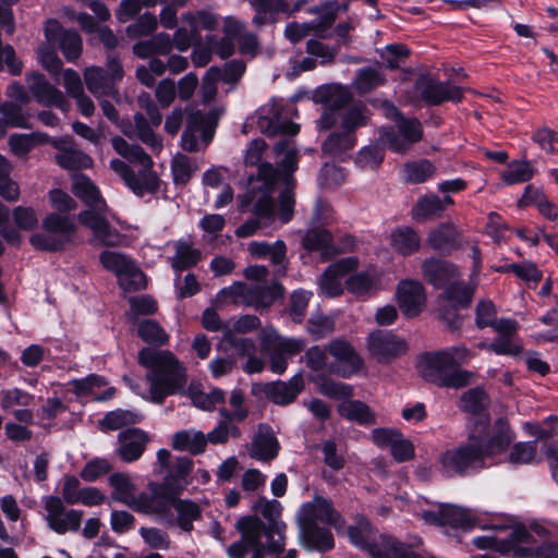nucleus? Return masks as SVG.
Returning <instances> with one entry per match:
<instances>
[{"label":"nucleus","instance_id":"f257e3e1","mask_svg":"<svg viewBox=\"0 0 558 558\" xmlns=\"http://www.w3.org/2000/svg\"><path fill=\"white\" fill-rule=\"evenodd\" d=\"M275 153L278 168L274 169L268 162L260 163L257 174L250 179L247 190L240 199L241 211H252L255 217L235 229L239 238H248L275 221L272 192L276 184L283 186L279 196L280 222L288 223L293 217V172L298 168V151L290 140H284L276 144Z\"/></svg>","mask_w":558,"mask_h":558},{"label":"nucleus","instance_id":"f03ea898","mask_svg":"<svg viewBox=\"0 0 558 558\" xmlns=\"http://www.w3.org/2000/svg\"><path fill=\"white\" fill-rule=\"evenodd\" d=\"M512 438L507 422L500 418L485 445L472 435L466 442L440 453V470L447 476H461L502 462Z\"/></svg>","mask_w":558,"mask_h":558},{"label":"nucleus","instance_id":"7ed1b4c3","mask_svg":"<svg viewBox=\"0 0 558 558\" xmlns=\"http://www.w3.org/2000/svg\"><path fill=\"white\" fill-rule=\"evenodd\" d=\"M138 362L147 369L149 390L142 393L129 377L124 376L123 380L143 399L161 403L168 396L180 393L185 387V368L170 351L145 348L138 353Z\"/></svg>","mask_w":558,"mask_h":558},{"label":"nucleus","instance_id":"20e7f679","mask_svg":"<svg viewBox=\"0 0 558 558\" xmlns=\"http://www.w3.org/2000/svg\"><path fill=\"white\" fill-rule=\"evenodd\" d=\"M72 191L87 206L80 213L78 220L92 231V242L105 246L119 245L122 235L109 225L110 210L95 183L85 174H74Z\"/></svg>","mask_w":558,"mask_h":558},{"label":"nucleus","instance_id":"39448f33","mask_svg":"<svg viewBox=\"0 0 558 558\" xmlns=\"http://www.w3.org/2000/svg\"><path fill=\"white\" fill-rule=\"evenodd\" d=\"M112 147L120 159L110 161V169L118 174L125 185L136 195L143 196L155 193L159 187V179L153 170V160L138 145L128 143L124 138L116 136L111 140Z\"/></svg>","mask_w":558,"mask_h":558},{"label":"nucleus","instance_id":"423d86ee","mask_svg":"<svg viewBox=\"0 0 558 558\" xmlns=\"http://www.w3.org/2000/svg\"><path fill=\"white\" fill-rule=\"evenodd\" d=\"M472 357L465 345H456L441 351L426 353L420 361L422 376L440 387L461 388L472 378L468 371L459 366Z\"/></svg>","mask_w":558,"mask_h":558},{"label":"nucleus","instance_id":"0eeeda50","mask_svg":"<svg viewBox=\"0 0 558 558\" xmlns=\"http://www.w3.org/2000/svg\"><path fill=\"white\" fill-rule=\"evenodd\" d=\"M298 520L300 536L308 549L329 550L333 547V537L329 530L318 526V522L341 527V515L333 509L331 502L323 497L301 506Z\"/></svg>","mask_w":558,"mask_h":558},{"label":"nucleus","instance_id":"6e6552de","mask_svg":"<svg viewBox=\"0 0 558 558\" xmlns=\"http://www.w3.org/2000/svg\"><path fill=\"white\" fill-rule=\"evenodd\" d=\"M244 276L255 282L250 287L243 282H234L220 290L216 301L219 304H241L259 310L268 307L277 298L281 296L282 287L278 282L267 284L268 270L266 267H247Z\"/></svg>","mask_w":558,"mask_h":558},{"label":"nucleus","instance_id":"1a4fd4ad","mask_svg":"<svg viewBox=\"0 0 558 558\" xmlns=\"http://www.w3.org/2000/svg\"><path fill=\"white\" fill-rule=\"evenodd\" d=\"M423 274L435 288H446V300L453 307H463L470 304L474 288L456 281L458 269L452 264L432 258L424 262Z\"/></svg>","mask_w":558,"mask_h":558},{"label":"nucleus","instance_id":"9d476101","mask_svg":"<svg viewBox=\"0 0 558 558\" xmlns=\"http://www.w3.org/2000/svg\"><path fill=\"white\" fill-rule=\"evenodd\" d=\"M313 381L323 395L343 400L338 405V413L342 417L365 426L376 423L375 414L367 404L357 400H350L353 396L352 386L320 376L314 377Z\"/></svg>","mask_w":558,"mask_h":558},{"label":"nucleus","instance_id":"9b49d317","mask_svg":"<svg viewBox=\"0 0 558 558\" xmlns=\"http://www.w3.org/2000/svg\"><path fill=\"white\" fill-rule=\"evenodd\" d=\"M383 110L387 118L396 122V129L381 128L379 141L396 153H405L423 136L422 125L416 119H408L400 114L398 109L385 101Z\"/></svg>","mask_w":558,"mask_h":558},{"label":"nucleus","instance_id":"f8f14e48","mask_svg":"<svg viewBox=\"0 0 558 558\" xmlns=\"http://www.w3.org/2000/svg\"><path fill=\"white\" fill-rule=\"evenodd\" d=\"M76 226L68 217L50 214L43 220V230L31 236L32 245L40 251H60L73 242Z\"/></svg>","mask_w":558,"mask_h":558},{"label":"nucleus","instance_id":"ddd939ff","mask_svg":"<svg viewBox=\"0 0 558 558\" xmlns=\"http://www.w3.org/2000/svg\"><path fill=\"white\" fill-rule=\"evenodd\" d=\"M547 534L546 527L542 524L532 522L529 525L523 523L515 526L513 536L518 544L514 549H510L514 554V558H558V544L555 542H543L537 544L534 535L544 537ZM509 551V549L507 550Z\"/></svg>","mask_w":558,"mask_h":558},{"label":"nucleus","instance_id":"4468645a","mask_svg":"<svg viewBox=\"0 0 558 558\" xmlns=\"http://www.w3.org/2000/svg\"><path fill=\"white\" fill-rule=\"evenodd\" d=\"M222 110L213 109L208 113L199 110L191 111L186 129L182 134V147L189 151H197L209 145Z\"/></svg>","mask_w":558,"mask_h":558},{"label":"nucleus","instance_id":"2eb2a0df","mask_svg":"<svg viewBox=\"0 0 558 558\" xmlns=\"http://www.w3.org/2000/svg\"><path fill=\"white\" fill-rule=\"evenodd\" d=\"M105 269L117 276L119 286L125 291H136L146 287V277L136 263L117 251H104L99 255Z\"/></svg>","mask_w":558,"mask_h":558},{"label":"nucleus","instance_id":"dca6fc26","mask_svg":"<svg viewBox=\"0 0 558 558\" xmlns=\"http://www.w3.org/2000/svg\"><path fill=\"white\" fill-rule=\"evenodd\" d=\"M262 345L269 351L270 369L282 374L287 369L288 361L303 351L305 341L299 338H284L274 329H266L262 333Z\"/></svg>","mask_w":558,"mask_h":558},{"label":"nucleus","instance_id":"f3484780","mask_svg":"<svg viewBox=\"0 0 558 558\" xmlns=\"http://www.w3.org/2000/svg\"><path fill=\"white\" fill-rule=\"evenodd\" d=\"M253 509L268 522L267 525L263 522V536L267 538V549L272 554H279L286 546V524L279 520L281 514L280 502L260 497L254 502Z\"/></svg>","mask_w":558,"mask_h":558},{"label":"nucleus","instance_id":"a211bd4d","mask_svg":"<svg viewBox=\"0 0 558 558\" xmlns=\"http://www.w3.org/2000/svg\"><path fill=\"white\" fill-rule=\"evenodd\" d=\"M87 89L98 99L117 94L116 84L123 77V69L116 58H109L106 70L99 66H87L84 72Z\"/></svg>","mask_w":558,"mask_h":558},{"label":"nucleus","instance_id":"6ab92c4d","mask_svg":"<svg viewBox=\"0 0 558 558\" xmlns=\"http://www.w3.org/2000/svg\"><path fill=\"white\" fill-rule=\"evenodd\" d=\"M295 112L293 102L283 105L280 101H272L262 108L257 126L262 133L270 136L280 133L295 135L299 133L300 126L288 119V116Z\"/></svg>","mask_w":558,"mask_h":558},{"label":"nucleus","instance_id":"aec40b11","mask_svg":"<svg viewBox=\"0 0 558 558\" xmlns=\"http://www.w3.org/2000/svg\"><path fill=\"white\" fill-rule=\"evenodd\" d=\"M327 351L335 360L328 368L330 374L342 378H350L359 374L364 367L363 359L345 340L335 339L330 341L327 345Z\"/></svg>","mask_w":558,"mask_h":558},{"label":"nucleus","instance_id":"412c9836","mask_svg":"<svg viewBox=\"0 0 558 558\" xmlns=\"http://www.w3.org/2000/svg\"><path fill=\"white\" fill-rule=\"evenodd\" d=\"M46 521L48 526L58 534L78 531L83 512L75 509H66L59 497L47 496L44 498Z\"/></svg>","mask_w":558,"mask_h":558},{"label":"nucleus","instance_id":"4be33fe9","mask_svg":"<svg viewBox=\"0 0 558 558\" xmlns=\"http://www.w3.org/2000/svg\"><path fill=\"white\" fill-rule=\"evenodd\" d=\"M149 487L150 494L143 493L137 496L134 510L145 514H154L165 522H172L173 514L171 510L177 498L168 492L166 485L151 484Z\"/></svg>","mask_w":558,"mask_h":558},{"label":"nucleus","instance_id":"5701e85b","mask_svg":"<svg viewBox=\"0 0 558 558\" xmlns=\"http://www.w3.org/2000/svg\"><path fill=\"white\" fill-rule=\"evenodd\" d=\"M388 284L384 270L376 266H369L345 279L347 290L359 298L373 296L385 290Z\"/></svg>","mask_w":558,"mask_h":558},{"label":"nucleus","instance_id":"b1692460","mask_svg":"<svg viewBox=\"0 0 558 558\" xmlns=\"http://www.w3.org/2000/svg\"><path fill=\"white\" fill-rule=\"evenodd\" d=\"M396 300L402 314L408 318H414L424 311L427 296L420 281L404 279L397 286Z\"/></svg>","mask_w":558,"mask_h":558},{"label":"nucleus","instance_id":"393cba45","mask_svg":"<svg viewBox=\"0 0 558 558\" xmlns=\"http://www.w3.org/2000/svg\"><path fill=\"white\" fill-rule=\"evenodd\" d=\"M369 354L379 363H386L401 355L408 349L407 342L386 330H375L367 337Z\"/></svg>","mask_w":558,"mask_h":558},{"label":"nucleus","instance_id":"a878e982","mask_svg":"<svg viewBox=\"0 0 558 558\" xmlns=\"http://www.w3.org/2000/svg\"><path fill=\"white\" fill-rule=\"evenodd\" d=\"M350 98L349 88L342 85H329L318 88L313 96L314 101L323 104L326 108L330 109L325 111L318 120V128L320 130L330 129L336 122L333 109L343 107L349 102Z\"/></svg>","mask_w":558,"mask_h":558},{"label":"nucleus","instance_id":"bb28decb","mask_svg":"<svg viewBox=\"0 0 558 558\" xmlns=\"http://www.w3.org/2000/svg\"><path fill=\"white\" fill-rule=\"evenodd\" d=\"M521 522L513 518L502 517L494 519L492 529L496 531H508V538H500L498 536H478L473 538V544L480 549H494L502 555L514 557L512 551H506V549H514L517 547V539L513 536V530L515 526H520Z\"/></svg>","mask_w":558,"mask_h":558},{"label":"nucleus","instance_id":"cd10ccee","mask_svg":"<svg viewBox=\"0 0 558 558\" xmlns=\"http://www.w3.org/2000/svg\"><path fill=\"white\" fill-rule=\"evenodd\" d=\"M519 325L515 320L501 318L494 325L498 336L489 343V351L498 355L517 356L523 350V343L518 336Z\"/></svg>","mask_w":558,"mask_h":558},{"label":"nucleus","instance_id":"c85d7f7f","mask_svg":"<svg viewBox=\"0 0 558 558\" xmlns=\"http://www.w3.org/2000/svg\"><path fill=\"white\" fill-rule=\"evenodd\" d=\"M356 257H345L331 264L322 275L318 286L323 295L332 298L343 292V281L348 274L357 268Z\"/></svg>","mask_w":558,"mask_h":558},{"label":"nucleus","instance_id":"c756f323","mask_svg":"<svg viewBox=\"0 0 558 558\" xmlns=\"http://www.w3.org/2000/svg\"><path fill=\"white\" fill-rule=\"evenodd\" d=\"M415 92L421 99L429 105H439L446 100L458 102L463 96L461 87L437 82L427 76H421L416 81Z\"/></svg>","mask_w":558,"mask_h":558},{"label":"nucleus","instance_id":"7c9ffc66","mask_svg":"<svg viewBox=\"0 0 558 558\" xmlns=\"http://www.w3.org/2000/svg\"><path fill=\"white\" fill-rule=\"evenodd\" d=\"M241 539L227 549L229 558H245L248 548L257 546L263 536V521L254 515L243 517L236 522Z\"/></svg>","mask_w":558,"mask_h":558},{"label":"nucleus","instance_id":"2f4dec72","mask_svg":"<svg viewBox=\"0 0 558 558\" xmlns=\"http://www.w3.org/2000/svg\"><path fill=\"white\" fill-rule=\"evenodd\" d=\"M45 38L49 45L58 43L64 58L70 62L78 59L82 53V39L80 35L76 32L63 29L54 20L46 23Z\"/></svg>","mask_w":558,"mask_h":558},{"label":"nucleus","instance_id":"473e14b6","mask_svg":"<svg viewBox=\"0 0 558 558\" xmlns=\"http://www.w3.org/2000/svg\"><path fill=\"white\" fill-rule=\"evenodd\" d=\"M28 89L36 101L43 106H56L62 111H66L69 104L58 88L51 85L43 74L32 73L27 75Z\"/></svg>","mask_w":558,"mask_h":558},{"label":"nucleus","instance_id":"72a5a7b5","mask_svg":"<svg viewBox=\"0 0 558 558\" xmlns=\"http://www.w3.org/2000/svg\"><path fill=\"white\" fill-rule=\"evenodd\" d=\"M320 218L316 214L313 227L302 239L303 247L308 252H318L323 260H327L338 254L340 250L333 244L329 231L319 227Z\"/></svg>","mask_w":558,"mask_h":558},{"label":"nucleus","instance_id":"f704fd0d","mask_svg":"<svg viewBox=\"0 0 558 558\" xmlns=\"http://www.w3.org/2000/svg\"><path fill=\"white\" fill-rule=\"evenodd\" d=\"M52 145L58 149L56 160L58 165L68 170L88 169L93 167L90 156L73 146L68 138L52 140Z\"/></svg>","mask_w":558,"mask_h":558},{"label":"nucleus","instance_id":"c9c22d12","mask_svg":"<svg viewBox=\"0 0 558 558\" xmlns=\"http://www.w3.org/2000/svg\"><path fill=\"white\" fill-rule=\"evenodd\" d=\"M148 442L147 434L140 428H130L119 434L118 456L125 462L138 460Z\"/></svg>","mask_w":558,"mask_h":558},{"label":"nucleus","instance_id":"e433bc0d","mask_svg":"<svg viewBox=\"0 0 558 558\" xmlns=\"http://www.w3.org/2000/svg\"><path fill=\"white\" fill-rule=\"evenodd\" d=\"M279 449L272 429L267 425H259L248 449L250 456L258 461H270L278 456Z\"/></svg>","mask_w":558,"mask_h":558},{"label":"nucleus","instance_id":"4c0bfd02","mask_svg":"<svg viewBox=\"0 0 558 558\" xmlns=\"http://www.w3.org/2000/svg\"><path fill=\"white\" fill-rule=\"evenodd\" d=\"M255 11L252 23L257 26L276 23L280 13L290 14V5L286 0H250Z\"/></svg>","mask_w":558,"mask_h":558},{"label":"nucleus","instance_id":"58836bf2","mask_svg":"<svg viewBox=\"0 0 558 558\" xmlns=\"http://www.w3.org/2000/svg\"><path fill=\"white\" fill-rule=\"evenodd\" d=\"M173 49L171 35L165 32L155 34L147 40H140L133 46V52L141 59H147L150 56H167Z\"/></svg>","mask_w":558,"mask_h":558},{"label":"nucleus","instance_id":"ea45409f","mask_svg":"<svg viewBox=\"0 0 558 558\" xmlns=\"http://www.w3.org/2000/svg\"><path fill=\"white\" fill-rule=\"evenodd\" d=\"M72 385L77 396H88L96 401L111 399L116 393V389L113 387H109L104 392H99V389L106 386V381L98 375H89L86 378L73 380Z\"/></svg>","mask_w":558,"mask_h":558},{"label":"nucleus","instance_id":"a19ab883","mask_svg":"<svg viewBox=\"0 0 558 558\" xmlns=\"http://www.w3.org/2000/svg\"><path fill=\"white\" fill-rule=\"evenodd\" d=\"M303 389L301 375L293 376L289 381H277L268 386L267 396L277 404L291 403Z\"/></svg>","mask_w":558,"mask_h":558},{"label":"nucleus","instance_id":"79ce46f5","mask_svg":"<svg viewBox=\"0 0 558 558\" xmlns=\"http://www.w3.org/2000/svg\"><path fill=\"white\" fill-rule=\"evenodd\" d=\"M109 484L113 488L112 498L131 508L137 502L136 486L126 473H114L109 477Z\"/></svg>","mask_w":558,"mask_h":558},{"label":"nucleus","instance_id":"37998d69","mask_svg":"<svg viewBox=\"0 0 558 558\" xmlns=\"http://www.w3.org/2000/svg\"><path fill=\"white\" fill-rule=\"evenodd\" d=\"M390 245L398 254L408 256L418 251L421 239L412 228L400 227L390 233Z\"/></svg>","mask_w":558,"mask_h":558},{"label":"nucleus","instance_id":"c03bdc74","mask_svg":"<svg viewBox=\"0 0 558 558\" xmlns=\"http://www.w3.org/2000/svg\"><path fill=\"white\" fill-rule=\"evenodd\" d=\"M173 510L177 517L170 524H177L182 531L191 532L193 530V522L201 519L202 509L198 504L189 499H177L173 504Z\"/></svg>","mask_w":558,"mask_h":558},{"label":"nucleus","instance_id":"a18cd8bd","mask_svg":"<svg viewBox=\"0 0 558 558\" xmlns=\"http://www.w3.org/2000/svg\"><path fill=\"white\" fill-rule=\"evenodd\" d=\"M207 440L201 430L183 429L172 436V447L175 450L198 454L205 450Z\"/></svg>","mask_w":558,"mask_h":558},{"label":"nucleus","instance_id":"49530a36","mask_svg":"<svg viewBox=\"0 0 558 558\" xmlns=\"http://www.w3.org/2000/svg\"><path fill=\"white\" fill-rule=\"evenodd\" d=\"M356 145V136L341 129V132L331 133L324 142L322 149L324 154L341 158L347 151Z\"/></svg>","mask_w":558,"mask_h":558},{"label":"nucleus","instance_id":"de8ad7c7","mask_svg":"<svg viewBox=\"0 0 558 558\" xmlns=\"http://www.w3.org/2000/svg\"><path fill=\"white\" fill-rule=\"evenodd\" d=\"M340 8L345 11L348 5L340 7L337 2H324L318 7L308 9V13L318 15L317 20L311 21V24L315 25L313 27L314 34L322 35L327 31L333 24Z\"/></svg>","mask_w":558,"mask_h":558},{"label":"nucleus","instance_id":"09e8293b","mask_svg":"<svg viewBox=\"0 0 558 558\" xmlns=\"http://www.w3.org/2000/svg\"><path fill=\"white\" fill-rule=\"evenodd\" d=\"M435 166L426 160L412 161L404 165L402 169V178L411 184L423 183L435 174Z\"/></svg>","mask_w":558,"mask_h":558},{"label":"nucleus","instance_id":"8fccbe9b","mask_svg":"<svg viewBox=\"0 0 558 558\" xmlns=\"http://www.w3.org/2000/svg\"><path fill=\"white\" fill-rule=\"evenodd\" d=\"M181 19L198 35L202 29L215 31L219 26L218 17L208 10L189 11L183 13Z\"/></svg>","mask_w":558,"mask_h":558},{"label":"nucleus","instance_id":"3c124183","mask_svg":"<svg viewBox=\"0 0 558 558\" xmlns=\"http://www.w3.org/2000/svg\"><path fill=\"white\" fill-rule=\"evenodd\" d=\"M441 213L440 197L436 194L422 196L412 208L413 218L420 221L439 216Z\"/></svg>","mask_w":558,"mask_h":558},{"label":"nucleus","instance_id":"603ef678","mask_svg":"<svg viewBox=\"0 0 558 558\" xmlns=\"http://www.w3.org/2000/svg\"><path fill=\"white\" fill-rule=\"evenodd\" d=\"M369 114L367 109L362 106H353L340 114V126L342 130L354 133L359 128L367 124Z\"/></svg>","mask_w":558,"mask_h":558},{"label":"nucleus","instance_id":"864d4df0","mask_svg":"<svg viewBox=\"0 0 558 558\" xmlns=\"http://www.w3.org/2000/svg\"><path fill=\"white\" fill-rule=\"evenodd\" d=\"M534 170L526 160H513L508 163L501 178L507 184L523 183L532 179Z\"/></svg>","mask_w":558,"mask_h":558},{"label":"nucleus","instance_id":"5fc2aeb1","mask_svg":"<svg viewBox=\"0 0 558 558\" xmlns=\"http://www.w3.org/2000/svg\"><path fill=\"white\" fill-rule=\"evenodd\" d=\"M175 256L173 258V268L185 269L195 265L201 258V252L194 248L187 240H180L175 244Z\"/></svg>","mask_w":558,"mask_h":558},{"label":"nucleus","instance_id":"6e6d98bb","mask_svg":"<svg viewBox=\"0 0 558 558\" xmlns=\"http://www.w3.org/2000/svg\"><path fill=\"white\" fill-rule=\"evenodd\" d=\"M198 169L196 160L190 157L178 154L173 157L171 162L172 175L175 184H185L191 179L192 174Z\"/></svg>","mask_w":558,"mask_h":558},{"label":"nucleus","instance_id":"4d7b16f0","mask_svg":"<svg viewBox=\"0 0 558 558\" xmlns=\"http://www.w3.org/2000/svg\"><path fill=\"white\" fill-rule=\"evenodd\" d=\"M193 463L189 458L177 459L173 468L166 477V486L170 488H182L187 484V477L192 471Z\"/></svg>","mask_w":558,"mask_h":558},{"label":"nucleus","instance_id":"13d9d810","mask_svg":"<svg viewBox=\"0 0 558 558\" xmlns=\"http://www.w3.org/2000/svg\"><path fill=\"white\" fill-rule=\"evenodd\" d=\"M221 345L235 350L240 356L251 357L256 352V345L252 339L241 337L230 329L225 330Z\"/></svg>","mask_w":558,"mask_h":558},{"label":"nucleus","instance_id":"bf43d9fd","mask_svg":"<svg viewBox=\"0 0 558 558\" xmlns=\"http://www.w3.org/2000/svg\"><path fill=\"white\" fill-rule=\"evenodd\" d=\"M142 416L129 410H114L109 412L100 422L101 428L107 430H114L128 424L140 422Z\"/></svg>","mask_w":558,"mask_h":558},{"label":"nucleus","instance_id":"052dcab7","mask_svg":"<svg viewBox=\"0 0 558 558\" xmlns=\"http://www.w3.org/2000/svg\"><path fill=\"white\" fill-rule=\"evenodd\" d=\"M158 27V19L150 12L140 15L135 23L129 25L125 29L130 38H138L153 34Z\"/></svg>","mask_w":558,"mask_h":558},{"label":"nucleus","instance_id":"680f3d73","mask_svg":"<svg viewBox=\"0 0 558 558\" xmlns=\"http://www.w3.org/2000/svg\"><path fill=\"white\" fill-rule=\"evenodd\" d=\"M456 234L452 225H441L429 233L428 243L437 251H445L452 246Z\"/></svg>","mask_w":558,"mask_h":558},{"label":"nucleus","instance_id":"e2e57ef3","mask_svg":"<svg viewBox=\"0 0 558 558\" xmlns=\"http://www.w3.org/2000/svg\"><path fill=\"white\" fill-rule=\"evenodd\" d=\"M384 159V149L377 145L362 147L356 157L355 165L361 169H375Z\"/></svg>","mask_w":558,"mask_h":558},{"label":"nucleus","instance_id":"0e129e2a","mask_svg":"<svg viewBox=\"0 0 558 558\" xmlns=\"http://www.w3.org/2000/svg\"><path fill=\"white\" fill-rule=\"evenodd\" d=\"M138 335L145 342L156 345H163L169 339L166 331L157 323L149 319L141 323Z\"/></svg>","mask_w":558,"mask_h":558},{"label":"nucleus","instance_id":"69168bd1","mask_svg":"<svg viewBox=\"0 0 558 558\" xmlns=\"http://www.w3.org/2000/svg\"><path fill=\"white\" fill-rule=\"evenodd\" d=\"M487 403V396L480 388L464 392L460 400V408L469 413L480 414Z\"/></svg>","mask_w":558,"mask_h":558},{"label":"nucleus","instance_id":"338daca9","mask_svg":"<svg viewBox=\"0 0 558 558\" xmlns=\"http://www.w3.org/2000/svg\"><path fill=\"white\" fill-rule=\"evenodd\" d=\"M383 84L384 77L373 68L361 69L354 81L356 89L361 93H367Z\"/></svg>","mask_w":558,"mask_h":558},{"label":"nucleus","instance_id":"774afa93","mask_svg":"<svg viewBox=\"0 0 558 558\" xmlns=\"http://www.w3.org/2000/svg\"><path fill=\"white\" fill-rule=\"evenodd\" d=\"M216 71L215 78L218 82L229 84L233 87L244 74L245 64L241 61H231L222 68L216 66Z\"/></svg>","mask_w":558,"mask_h":558}]
</instances>
